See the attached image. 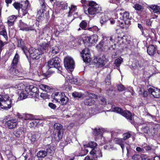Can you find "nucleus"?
Wrapping results in <instances>:
<instances>
[{
  "label": "nucleus",
  "mask_w": 160,
  "mask_h": 160,
  "mask_svg": "<svg viewBox=\"0 0 160 160\" xmlns=\"http://www.w3.org/2000/svg\"><path fill=\"white\" fill-rule=\"evenodd\" d=\"M38 91V88L33 85L28 86L20 94V100H22L26 98L28 95L32 97L35 96L36 93Z\"/></svg>",
  "instance_id": "f257e3e1"
},
{
  "label": "nucleus",
  "mask_w": 160,
  "mask_h": 160,
  "mask_svg": "<svg viewBox=\"0 0 160 160\" xmlns=\"http://www.w3.org/2000/svg\"><path fill=\"white\" fill-rule=\"evenodd\" d=\"M12 105V100L9 99L7 94H0V108L8 110L11 108Z\"/></svg>",
  "instance_id": "f03ea898"
},
{
  "label": "nucleus",
  "mask_w": 160,
  "mask_h": 160,
  "mask_svg": "<svg viewBox=\"0 0 160 160\" xmlns=\"http://www.w3.org/2000/svg\"><path fill=\"white\" fill-rule=\"evenodd\" d=\"M88 6V12L89 14L93 15L99 13L101 11V7L93 1L89 2Z\"/></svg>",
  "instance_id": "7ed1b4c3"
},
{
  "label": "nucleus",
  "mask_w": 160,
  "mask_h": 160,
  "mask_svg": "<svg viewBox=\"0 0 160 160\" xmlns=\"http://www.w3.org/2000/svg\"><path fill=\"white\" fill-rule=\"evenodd\" d=\"M19 56L18 54L17 53L14 56L11 64L10 71L11 73L12 74L18 77H21L22 74L21 73L16 69L19 62Z\"/></svg>",
  "instance_id": "20e7f679"
},
{
  "label": "nucleus",
  "mask_w": 160,
  "mask_h": 160,
  "mask_svg": "<svg viewBox=\"0 0 160 160\" xmlns=\"http://www.w3.org/2000/svg\"><path fill=\"white\" fill-rule=\"evenodd\" d=\"M60 59L58 57H55L50 59L48 63V65L49 68H57L61 72L62 68L60 66Z\"/></svg>",
  "instance_id": "39448f33"
},
{
  "label": "nucleus",
  "mask_w": 160,
  "mask_h": 160,
  "mask_svg": "<svg viewBox=\"0 0 160 160\" xmlns=\"http://www.w3.org/2000/svg\"><path fill=\"white\" fill-rule=\"evenodd\" d=\"M26 51L28 55V53L30 57L32 59H39L40 55L42 54L39 48L35 49L32 48H30L29 50H28V51Z\"/></svg>",
  "instance_id": "423d86ee"
},
{
  "label": "nucleus",
  "mask_w": 160,
  "mask_h": 160,
  "mask_svg": "<svg viewBox=\"0 0 160 160\" xmlns=\"http://www.w3.org/2000/svg\"><path fill=\"white\" fill-rule=\"evenodd\" d=\"M64 65L67 69H72L73 68L74 62L72 58L69 56L65 57L64 59Z\"/></svg>",
  "instance_id": "0eeeda50"
},
{
  "label": "nucleus",
  "mask_w": 160,
  "mask_h": 160,
  "mask_svg": "<svg viewBox=\"0 0 160 160\" xmlns=\"http://www.w3.org/2000/svg\"><path fill=\"white\" fill-rule=\"evenodd\" d=\"M111 42L112 43L113 42L112 37H104L103 40L96 46V47L98 49H100L103 46H109L111 44Z\"/></svg>",
  "instance_id": "6e6552de"
},
{
  "label": "nucleus",
  "mask_w": 160,
  "mask_h": 160,
  "mask_svg": "<svg viewBox=\"0 0 160 160\" xmlns=\"http://www.w3.org/2000/svg\"><path fill=\"white\" fill-rule=\"evenodd\" d=\"M155 125L152 123H150L143 129V131L149 135H153L155 133L156 129L154 128Z\"/></svg>",
  "instance_id": "1a4fd4ad"
},
{
  "label": "nucleus",
  "mask_w": 160,
  "mask_h": 160,
  "mask_svg": "<svg viewBox=\"0 0 160 160\" xmlns=\"http://www.w3.org/2000/svg\"><path fill=\"white\" fill-rule=\"evenodd\" d=\"M5 126L9 129H12L17 127L18 121L16 119L10 118L5 121Z\"/></svg>",
  "instance_id": "9d476101"
},
{
  "label": "nucleus",
  "mask_w": 160,
  "mask_h": 160,
  "mask_svg": "<svg viewBox=\"0 0 160 160\" xmlns=\"http://www.w3.org/2000/svg\"><path fill=\"white\" fill-rule=\"evenodd\" d=\"M40 134L38 132L35 133H29L28 134V137L31 142L34 144L35 142L37 141L40 137Z\"/></svg>",
  "instance_id": "9b49d317"
},
{
  "label": "nucleus",
  "mask_w": 160,
  "mask_h": 160,
  "mask_svg": "<svg viewBox=\"0 0 160 160\" xmlns=\"http://www.w3.org/2000/svg\"><path fill=\"white\" fill-rule=\"evenodd\" d=\"M88 97H89V98L87 99L84 101L85 104L88 106H92L94 104L95 102L93 98L96 97V96L94 94L91 93H88Z\"/></svg>",
  "instance_id": "f8f14e48"
},
{
  "label": "nucleus",
  "mask_w": 160,
  "mask_h": 160,
  "mask_svg": "<svg viewBox=\"0 0 160 160\" xmlns=\"http://www.w3.org/2000/svg\"><path fill=\"white\" fill-rule=\"evenodd\" d=\"M148 92L155 98H160V89H159L150 88L148 89Z\"/></svg>",
  "instance_id": "ddd939ff"
},
{
  "label": "nucleus",
  "mask_w": 160,
  "mask_h": 160,
  "mask_svg": "<svg viewBox=\"0 0 160 160\" xmlns=\"http://www.w3.org/2000/svg\"><path fill=\"white\" fill-rule=\"evenodd\" d=\"M50 47V43L47 41L44 42L40 45V47L38 48L42 53L43 54L46 52Z\"/></svg>",
  "instance_id": "4468645a"
},
{
  "label": "nucleus",
  "mask_w": 160,
  "mask_h": 160,
  "mask_svg": "<svg viewBox=\"0 0 160 160\" xmlns=\"http://www.w3.org/2000/svg\"><path fill=\"white\" fill-rule=\"evenodd\" d=\"M98 37L97 35L94 34L86 38L85 40L88 43L93 44L96 43L98 41Z\"/></svg>",
  "instance_id": "2eb2a0df"
},
{
  "label": "nucleus",
  "mask_w": 160,
  "mask_h": 160,
  "mask_svg": "<svg viewBox=\"0 0 160 160\" xmlns=\"http://www.w3.org/2000/svg\"><path fill=\"white\" fill-rule=\"evenodd\" d=\"M66 79L68 82H69L71 83L78 85H80L78 81L79 79L74 78L71 74H70L69 75H68L67 76H66Z\"/></svg>",
  "instance_id": "dca6fc26"
},
{
  "label": "nucleus",
  "mask_w": 160,
  "mask_h": 160,
  "mask_svg": "<svg viewBox=\"0 0 160 160\" xmlns=\"http://www.w3.org/2000/svg\"><path fill=\"white\" fill-rule=\"evenodd\" d=\"M20 24H19V27L20 29L22 31H32L34 30L33 28L31 27H28L27 24L22 22L21 21H19Z\"/></svg>",
  "instance_id": "f3484780"
},
{
  "label": "nucleus",
  "mask_w": 160,
  "mask_h": 160,
  "mask_svg": "<svg viewBox=\"0 0 160 160\" xmlns=\"http://www.w3.org/2000/svg\"><path fill=\"white\" fill-rule=\"evenodd\" d=\"M90 154L97 158L101 157L102 156L101 150L98 148H95L92 149L90 152Z\"/></svg>",
  "instance_id": "a211bd4d"
},
{
  "label": "nucleus",
  "mask_w": 160,
  "mask_h": 160,
  "mask_svg": "<svg viewBox=\"0 0 160 160\" xmlns=\"http://www.w3.org/2000/svg\"><path fill=\"white\" fill-rule=\"evenodd\" d=\"M26 132V129L23 127L18 128L16 131H14V134L15 136L17 138H19L23 136Z\"/></svg>",
  "instance_id": "6ab92c4d"
},
{
  "label": "nucleus",
  "mask_w": 160,
  "mask_h": 160,
  "mask_svg": "<svg viewBox=\"0 0 160 160\" xmlns=\"http://www.w3.org/2000/svg\"><path fill=\"white\" fill-rule=\"evenodd\" d=\"M21 8L23 12V15H25L28 12L27 9L30 6V4L28 1L26 0L25 1L22 2Z\"/></svg>",
  "instance_id": "aec40b11"
},
{
  "label": "nucleus",
  "mask_w": 160,
  "mask_h": 160,
  "mask_svg": "<svg viewBox=\"0 0 160 160\" xmlns=\"http://www.w3.org/2000/svg\"><path fill=\"white\" fill-rule=\"evenodd\" d=\"M150 11L154 13L160 14V6L158 5L152 4L148 6Z\"/></svg>",
  "instance_id": "412c9836"
},
{
  "label": "nucleus",
  "mask_w": 160,
  "mask_h": 160,
  "mask_svg": "<svg viewBox=\"0 0 160 160\" xmlns=\"http://www.w3.org/2000/svg\"><path fill=\"white\" fill-rule=\"evenodd\" d=\"M69 9L68 16L73 15L74 17H76L78 15V13L76 12L77 10V6L71 5L70 7H69Z\"/></svg>",
  "instance_id": "4be33fe9"
},
{
  "label": "nucleus",
  "mask_w": 160,
  "mask_h": 160,
  "mask_svg": "<svg viewBox=\"0 0 160 160\" xmlns=\"http://www.w3.org/2000/svg\"><path fill=\"white\" fill-rule=\"evenodd\" d=\"M64 93L61 92H55L52 94V98L55 101L59 102L62 97V94Z\"/></svg>",
  "instance_id": "5701e85b"
},
{
  "label": "nucleus",
  "mask_w": 160,
  "mask_h": 160,
  "mask_svg": "<svg viewBox=\"0 0 160 160\" xmlns=\"http://www.w3.org/2000/svg\"><path fill=\"white\" fill-rule=\"evenodd\" d=\"M18 47L22 48L27 57H28V55L26 51H28V49L27 48L24 46V43L22 39L19 40L18 41Z\"/></svg>",
  "instance_id": "b1692460"
},
{
  "label": "nucleus",
  "mask_w": 160,
  "mask_h": 160,
  "mask_svg": "<svg viewBox=\"0 0 160 160\" xmlns=\"http://www.w3.org/2000/svg\"><path fill=\"white\" fill-rule=\"evenodd\" d=\"M157 49L156 47L152 45H150L147 48V52L150 56L154 55L156 53Z\"/></svg>",
  "instance_id": "393cba45"
},
{
  "label": "nucleus",
  "mask_w": 160,
  "mask_h": 160,
  "mask_svg": "<svg viewBox=\"0 0 160 160\" xmlns=\"http://www.w3.org/2000/svg\"><path fill=\"white\" fill-rule=\"evenodd\" d=\"M122 19L124 22V23L126 25H129L130 22L129 19V13L128 12H125L123 13Z\"/></svg>",
  "instance_id": "a878e982"
},
{
  "label": "nucleus",
  "mask_w": 160,
  "mask_h": 160,
  "mask_svg": "<svg viewBox=\"0 0 160 160\" xmlns=\"http://www.w3.org/2000/svg\"><path fill=\"white\" fill-rule=\"evenodd\" d=\"M97 144L96 143L94 142H91L88 143L87 144L84 145V147L85 148V151L87 153L88 152L89 150L86 149L87 148H95Z\"/></svg>",
  "instance_id": "bb28decb"
},
{
  "label": "nucleus",
  "mask_w": 160,
  "mask_h": 160,
  "mask_svg": "<svg viewBox=\"0 0 160 160\" xmlns=\"http://www.w3.org/2000/svg\"><path fill=\"white\" fill-rule=\"evenodd\" d=\"M17 17L16 16L12 15L10 16L8 18L7 23L9 26H11L13 25L15 20Z\"/></svg>",
  "instance_id": "cd10ccee"
},
{
  "label": "nucleus",
  "mask_w": 160,
  "mask_h": 160,
  "mask_svg": "<svg viewBox=\"0 0 160 160\" xmlns=\"http://www.w3.org/2000/svg\"><path fill=\"white\" fill-rule=\"evenodd\" d=\"M40 88L43 91L47 92H50L52 90V88L49 86L43 84H40L39 85Z\"/></svg>",
  "instance_id": "c85d7f7f"
},
{
  "label": "nucleus",
  "mask_w": 160,
  "mask_h": 160,
  "mask_svg": "<svg viewBox=\"0 0 160 160\" xmlns=\"http://www.w3.org/2000/svg\"><path fill=\"white\" fill-rule=\"evenodd\" d=\"M114 141L115 143L121 146L122 151H123L124 148L125 142L123 139L122 138H116L114 140Z\"/></svg>",
  "instance_id": "c756f323"
},
{
  "label": "nucleus",
  "mask_w": 160,
  "mask_h": 160,
  "mask_svg": "<svg viewBox=\"0 0 160 160\" xmlns=\"http://www.w3.org/2000/svg\"><path fill=\"white\" fill-rule=\"evenodd\" d=\"M122 115L130 120H132V115L131 113L129 111H123Z\"/></svg>",
  "instance_id": "7c9ffc66"
},
{
  "label": "nucleus",
  "mask_w": 160,
  "mask_h": 160,
  "mask_svg": "<svg viewBox=\"0 0 160 160\" xmlns=\"http://www.w3.org/2000/svg\"><path fill=\"white\" fill-rule=\"evenodd\" d=\"M63 132H57L53 134L52 136V138H53L56 141H59L62 138V134Z\"/></svg>",
  "instance_id": "2f4dec72"
},
{
  "label": "nucleus",
  "mask_w": 160,
  "mask_h": 160,
  "mask_svg": "<svg viewBox=\"0 0 160 160\" xmlns=\"http://www.w3.org/2000/svg\"><path fill=\"white\" fill-rule=\"evenodd\" d=\"M62 95L60 100L59 101V103L61 104L64 105L68 102V99L65 96L64 93H62Z\"/></svg>",
  "instance_id": "473e14b6"
},
{
  "label": "nucleus",
  "mask_w": 160,
  "mask_h": 160,
  "mask_svg": "<svg viewBox=\"0 0 160 160\" xmlns=\"http://www.w3.org/2000/svg\"><path fill=\"white\" fill-rule=\"evenodd\" d=\"M55 130H57V132H63L62 126V125L59 123H55L53 126Z\"/></svg>",
  "instance_id": "72a5a7b5"
},
{
  "label": "nucleus",
  "mask_w": 160,
  "mask_h": 160,
  "mask_svg": "<svg viewBox=\"0 0 160 160\" xmlns=\"http://www.w3.org/2000/svg\"><path fill=\"white\" fill-rule=\"evenodd\" d=\"M150 149V148L149 147L146 146L143 147L142 148L139 147H137L136 148V150L137 152L139 153H144L145 152L144 149H145L146 150H147Z\"/></svg>",
  "instance_id": "f704fd0d"
},
{
  "label": "nucleus",
  "mask_w": 160,
  "mask_h": 160,
  "mask_svg": "<svg viewBox=\"0 0 160 160\" xmlns=\"http://www.w3.org/2000/svg\"><path fill=\"white\" fill-rule=\"evenodd\" d=\"M57 5L62 9H66L68 6L66 2L59 1L57 2Z\"/></svg>",
  "instance_id": "c9c22d12"
},
{
  "label": "nucleus",
  "mask_w": 160,
  "mask_h": 160,
  "mask_svg": "<svg viewBox=\"0 0 160 160\" xmlns=\"http://www.w3.org/2000/svg\"><path fill=\"white\" fill-rule=\"evenodd\" d=\"M83 61L85 62H89L91 61V58L89 54L82 55Z\"/></svg>",
  "instance_id": "e433bc0d"
},
{
  "label": "nucleus",
  "mask_w": 160,
  "mask_h": 160,
  "mask_svg": "<svg viewBox=\"0 0 160 160\" xmlns=\"http://www.w3.org/2000/svg\"><path fill=\"white\" fill-rule=\"evenodd\" d=\"M47 155V152L46 151L41 150L38 152L37 154L38 157L43 158L45 157Z\"/></svg>",
  "instance_id": "4c0bfd02"
},
{
  "label": "nucleus",
  "mask_w": 160,
  "mask_h": 160,
  "mask_svg": "<svg viewBox=\"0 0 160 160\" xmlns=\"http://www.w3.org/2000/svg\"><path fill=\"white\" fill-rule=\"evenodd\" d=\"M32 121L30 122V126L31 127L36 126L39 123V119L32 120Z\"/></svg>",
  "instance_id": "58836bf2"
},
{
  "label": "nucleus",
  "mask_w": 160,
  "mask_h": 160,
  "mask_svg": "<svg viewBox=\"0 0 160 160\" xmlns=\"http://www.w3.org/2000/svg\"><path fill=\"white\" fill-rule=\"evenodd\" d=\"M123 62V59L121 57H119L116 59L114 62V63L117 67H119Z\"/></svg>",
  "instance_id": "ea45409f"
},
{
  "label": "nucleus",
  "mask_w": 160,
  "mask_h": 160,
  "mask_svg": "<svg viewBox=\"0 0 160 160\" xmlns=\"http://www.w3.org/2000/svg\"><path fill=\"white\" fill-rule=\"evenodd\" d=\"M87 25V23L86 21L83 20L80 23V27L83 30H86V28Z\"/></svg>",
  "instance_id": "a19ab883"
},
{
  "label": "nucleus",
  "mask_w": 160,
  "mask_h": 160,
  "mask_svg": "<svg viewBox=\"0 0 160 160\" xmlns=\"http://www.w3.org/2000/svg\"><path fill=\"white\" fill-rule=\"evenodd\" d=\"M33 117L31 114H23V119L25 120H33Z\"/></svg>",
  "instance_id": "79ce46f5"
},
{
  "label": "nucleus",
  "mask_w": 160,
  "mask_h": 160,
  "mask_svg": "<svg viewBox=\"0 0 160 160\" xmlns=\"http://www.w3.org/2000/svg\"><path fill=\"white\" fill-rule=\"evenodd\" d=\"M112 111L113 112H116L118 113L122 114L123 111L121 108L119 107H115L112 109Z\"/></svg>",
  "instance_id": "37998d69"
},
{
  "label": "nucleus",
  "mask_w": 160,
  "mask_h": 160,
  "mask_svg": "<svg viewBox=\"0 0 160 160\" xmlns=\"http://www.w3.org/2000/svg\"><path fill=\"white\" fill-rule=\"evenodd\" d=\"M102 130L100 128L95 129L93 131V134L96 136L98 135H102Z\"/></svg>",
  "instance_id": "c03bdc74"
},
{
  "label": "nucleus",
  "mask_w": 160,
  "mask_h": 160,
  "mask_svg": "<svg viewBox=\"0 0 160 160\" xmlns=\"http://www.w3.org/2000/svg\"><path fill=\"white\" fill-rule=\"evenodd\" d=\"M0 35L2 36L5 40H7L8 37L7 32L4 29H3L2 31H0Z\"/></svg>",
  "instance_id": "a18cd8bd"
},
{
  "label": "nucleus",
  "mask_w": 160,
  "mask_h": 160,
  "mask_svg": "<svg viewBox=\"0 0 160 160\" xmlns=\"http://www.w3.org/2000/svg\"><path fill=\"white\" fill-rule=\"evenodd\" d=\"M133 7L135 8V9L137 11H142L143 10V8L142 7L139 5L138 4H135L133 6Z\"/></svg>",
  "instance_id": "49530a36"
},
{
  "label": "nucleus",
  "mask_w": 160,
  "mask_h": 160,
  "mask_svg": "<svg viewBox=\"0 0 160 160\" xmlns=\"http://www.w3.org/2000/svg\"><path fill=\"white\" fill-rule=\"evenodd\" d=\"M108 20V19L107 17L106 16H102L100 20V23L102 24H104Z\"/></svg>",
  "instance_id": "de8ad7c7"
},
{
  "label": "nucleus",
  "mask_w": 160,
  "mask_h": 160,
  "mask_svg": "<svg viewBox=\"0 0 160 160\" xmlns=\"http://www.w3.org/2000/svg\"><path fill=\"white\" fill-rule=\"evenodd\" d=\"M14 87L18 90H20L24 88V86L23 83H21L17 84Z\"/></svg>",
  "instance_id": "09e8293b"
},
{
  "label": "nucleus",
  "mask_w": 160,
  "mask_h": 160,
  "mask_svg": "<svg viewBox=\"0 0 160 160\" xmlns=\"http://www.w3.org/2000/svg\"><path fill=\"white\" fill-rule=\"evenodd\" d=\"M72 95L74 98H80L82 96V94L81 93L76 92L72 93Z\"/></svg>",
  "instance_id": "8fccbe9b"
},
{
  "label": "nucleus",
  "mask_w": 160,
  "mask_h": 160,
  "mask_svg": "<svg viewBox=\"0 0 160 160\" xmlns=\"http://www.w3.org/2000/svg\"><path fill=\"white\" fill-rule=\"evenodd\" d=\"M42 11L43 10H42V11L40 10L37 12V16L40 20H42L43 18V13Z\"/></svg>",
  "instance_id": "3c124183"
},
{
  "label": "nucleus",
  "mask_w": 160,
  "mask_h": 160,
  "mask_svg": "<svg viewBox=\"0 0 160 160\" xmlns=\"http://www.w3.org/2000/svg\"><path fill=\"white\" fill-rule=\"evenodd\" d=\"M59 51V49L57 46H55L53 47L52 50V52L54 54H56L58 53Z\"/></svg>",
  "instance_id": "603ef678"
},
{
  "label": "nucleus",
  "mask_w": 160,
  "mask_h": 160,
  "mask_svg": "<svg viewBox=\"0 0 160 160\" xmlns=\"http://www.w3.org/2000/svg\"><path fill=\"white\" fill-rule=\"evenodd\" d=\"M97 62L101 66H104L105 64L104 60L101 58H100L98 59L97 61Z\"/></svg>",
  "instance_id": "864d4df0"
},
{
  "label": "nucleus",
  "mask_w": 160,
  "mask_h": 160,
  "mask_svg": "<svg viewBox=\"0 0 160 160\" xmlns=\"http://www.w3.org/2000/svg\"><path fill=\"white\" fill-rule=\"evenodd\" d=\"M40 96L41 98L44 99L49 98L50 96L48 95L47 93H41Z\"/></svg>",
  "instance_id": "5fc2aeb1"
},
{
  "label": "nucleus",
  "mask_w": 160,
  "mask_h": 160,
  "mask_svg": "<svg viewBox=\"0 0 160 160\" xmlns=\"http://www.w3.org/2000/svg\"><path fill=\"white\" fill-rule=\"evenodd\" d=\"M13 5L14 7L17 10L19 9L21 7V4L18 2H15Z\"/></svg>",
  "instance_id": "6e6d98bb"
},
{
  "label": "nucleus",
  "mask_w": 160,
  "mask_h": 160,
  "mask_svg": "<svg viewBox=\"0 0 160 160\" xmlns=\"http://www.w3.org/2000/svg\"><path fill=\"white\" fill-rule=\"evenodd\" d=\"M131 136V134L129 132L125 133L123 134V139L125 140L128 139Z\"/></svg>",
  "instance_id": "4d7b16f0"
},
{
  "label": "nucleus",
  "mask_w": 160,
  "mask_h": 160,
  "mask_svg": "<svg viewBox=\"0 0 160 160\" xmlns=\"http://www.w3.org/2000/svg\"><path fill=\"white\" fill-rule=\"evenodd\" d=\"M46 152L47 154H52L54 152L53 148L52 147H48L46 149Z\"/></svg>",
  "instance_id": "13d9d810"
},
{
  "label": "nucleus",
  "mask_w": 160,
  "mask_h": 160,
  "mask_svg": "<svg viewBox=\"0 0 160 160\" xmlns=\"http://www.w3.org/2000/svg\"><path fill=\"white\" fill-rule=\"evenodd\" d=\"M90 51L89 49L87 48L84 49L82 51L81 54L82 55L89 54Z\"/></svg>",
  "instance_id": "bf43d9fd"
},
{
  "label": "nucleus",
  "mask_w": 160,
  "mask_h": 160,
  "mask_svg": "<svg viewBox=\"0 0 160 160\" xmlns=\"http://www.w3.org/2000/svg\"><path fill=\"white\" fill-rule=\"evenodd\" d=\"M140 158V156L138 154H136L132 157V159L133 160H139Z\"/></svg>",
  "instance_id": "052dcab7"
},
{
  "label": "nucleus",
  "mask_w": 160,
  "mask_h": 160,
  "mask_svg": "<svg viewBox=\"0 0 160 160\" xmlns=\"http://www.w3.org/2000/svg\"><path fill=\"white\" fill-rule=\"evenodd\" d=\"M118 89V91H122L125 90L124 86L122 85H119L117 86Z\"/></svg>",
  "instance_id": "680f3d73"
},
{
  "label": "nucleus",
  "mask_w": 160,
  "mask_h": 160,
  "mask_svg": "<svg viewBox=\"0 0 160 160\" xmlns=\"http://www.w3.org/2000/svg\"><path fill=\"white\" fill-rule=\"evenodd\" d=\"M128 25H126L124 23V22H120V23L119 25L120 27L122 28H127L128 27Z\"/></svg>",
  "instance_id": "e2e57ef3"
},
{
  "label": "nucleus",
  "mask_w": 160,
  "mask_h": 160,
  "mask_svg": "<svg viewBox=\"0 0 160 160\" xmlns=\"http://www.w3.org/2000/svg\"><path fill=\"white\" fill-rule=\"evenodd\" d=\"M48 106L51 108L53 109H55L56 108V105L52 103H49L48 104Z\"/></svg>",
  "instance_id": "0e129e2a"
},
{
  "label": "nucleus",
  "mask_w": 160,
  "mask_h": 160,
  "mask_svg": "<svg viewBox=\"0 0 160 160\" xmlns=\"http://www.w3.org/2000/svg\"><path fill=\"white\" fill-rule=\"evenodd\" d=\"M17 116L18 118L23 119V114H21L19 113H17Z\"/></svg>",
  "instance_id": "69168bd1"
},
{
  "label": "nucleus",
  "mask_w": 160,
  "mask_h": 160,
  "mask_svg": "<svg viewBox=\"0 0 160 160\" xmlns=\"http://www.w3.org/2000/svg\"><path fill=\"white\" fill-rule=\"evenodd\" d=\"M140 158H142V160H146L147 158V157L144 154H142L140 156Z\"/></svg>",
  "instance_id": "338daca9"
},
{
  "label": "nucleus",
  "mask_w": 160,
  "mask_h": 160,
  "mask_svg": "<svg viewBox=\"0 0 160 160\" xmlns=\"http://www.w3.org/2000/svg\"><path fill=\"white\" fill-rule=\"evenodd\" d=\"M95 84V82L92 80H91L89 82V85L90 86H93Z\"/></svg>",
  "instance_id": "774afa93"
}]
</instances>
